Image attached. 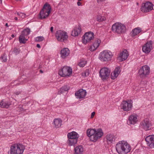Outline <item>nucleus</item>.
<instances>
[{"mask_svg": "<svg viewBox=\"0 0 154 154\" xmlns=\"http://www.w3.org/2000/svg\"><path fill=\"white\" fill-rule=\"evenodd\" d=\"M116 150L119 154H126L131 150L130 145L126 141L122 140L119 141L116 145Z\"/></svg>", "mask_w": 154, "mask_h": 154, "instance_id": "f257e3e1", "label": "nucleus"}, {"mask_svg": "<svg viewBox=\"0 0 154 154\" xmlns=\"http://www.w3.org/2000/svg\"><path fill=\"white\" fill-rule=\"evenodd\" d=\"M87 134L90 137V140L93 142H96L103 135L102 130L100 129H89L87 130Z\"/></svg>", "mask_w": 154, "mask_h": 154, "instance_id": "f03ea898", "label": "nucleus"}, {"mask_svg": "<svg viewBox=\"0 0 154 154\" xmlns=\"http://www.w3.org/2000/svg\"><path fill=\"white\" fill-rule=\"evenodd\" d=\"M51 10V8L50 5L47 3H45L40 11L39 18L40 19L47 18L50 14Z\"/></svg>", "mask_w": 154, "mask_h": 154, "instance_id": "7ed1b4c3", "label": "nucleus"}, {"mask_svg": "<svg viewBox=\"0 0 154 154\" xmlns=\"http://www.w3.org/2000/svg\"><path fill=\"white\" fill-rule=\"evenodd\" d=\"M24 149V146L21 144H14L10 147V154H22Z\"/></svg>", "mask_w": 154, "mask_h": 154, "instance_id": "20e7f679", "label": "nucleus"}, {"mask_svg": "<svg viewBox=\"0 0 154 154\" xmlns=\"http://www.w3.org/2000/svg\"><path fill=\"white\" fill-rule=\"evenodd\" d=\"M112 29L113 32L119 34L124 32L126 29L125 25L119 23H116L113 25Z\"/></svg>", "mask_w": 154, "mask_h": 154, "instance_id": "39448f33", "label": "nucleus"}, {"mask_svg": "<svg viewBox=\"0 0 154 154\" xmlns=\"http://www.w3.org/2000/svg\"><path fill=\"white\" fill-rule=\"evenodd\" d=\"M112 56V54L111 52L105 50L100 53L99 58L102 61H106L109 59Z\"/></svg>", "mask_w": 154, "mask_h": 154, "instance_id": "423d86ee", "label": "nucleus"}, {"mask_svg": "<svg viewBox=\"0 0 154 154\" xmlns=\"http://www.w3.org/2000/svg\"><path fill=\"white\" fill-rule=\"evenodd\" d=\"M55 36L57 39L60 42H63L68 38L67 32L61 30H58L56 32Z\"/></svg>", "mask_w": 154, "mask_h": 154, "instance_id": "0eeeda50", "label": "nucleus"}, {"mask_svg": "<svg viewBox=\"0 0 154 154\" xmlns=\"http://www.w3.org/2000/svg\"><path fill=\"white\" fill-rule=\"evenodd\" d=\"M72 69L68 66H64L59 71V74L62 77L69 76L72 73Z\"/></svg>", "mask_w": 154, "mask_h": 154, "instance_id": "6e6552de", "label": "nucleus"}, {"mask_svg": "<svg viewBox=\"0 0 154 154\" xmlns=\"http://www.w3.org/2000/svg\"><path fill=\"white\" fill-rule=\"evenodd\" d=\"M150 73L149 67L145 65L140 68L139 72V75L141 77H145Z\"/></svg>", "mask_w": 154, "mask_h": 154, "instance_id": "1a4fd4ad", "label": "nucleus"}, {"mask_svg": "<svg viewBox=\"0 0 154 154\" xmlns=\"http://www.w3.org/2000/svg\"><path fill=\"white\" fill-rule=\"evenodd\" d=\"M110 72V69L108 68H102L100 71V76L102 79H106L109 75Z\"/></svg>", "mask_w": 154, "mask_h": 154, "instance_id": "9d476101", "label": "nucleus"}, {"mask_svg": "<svg viewBox=\"0 0 154 154\" xmlns=\"http://www.w3.org/2000/svg\"><path fill=\"white\" fill-rule=\"evenodd\" d=\"M132 106V103L130 101H124L121 105V107L124 111H128L130 110Z\"/></svg>", "mask_w": 154, "mask_h": 154, "instance_id": "9b49d317", "label": "nucleus"}, {"mask_svg": "<svg viewBox=\"0 0 154 154\" xmlns=\"http://www.w3.org/2000/svg\"><path fill=\"white\" fill-rule=\"evenodd\" d=\"M152 43L151 41L147 42L143 46V51L145 54H148L152 49Z\"/></svg>", "mask_w": 154, "mask_h": 154, "instance_id": "f8f14e48", "label": "nucleus"}, {"mask_svg": "<svg viewBox=\"0 0 154 154\" xmlns=\"http://www.w3.org/2000/svg\"><path fill=\"white\" fill-rule=\"evenodd\" d=\"M153 5L149 2H147L142 5L141 11L143 12H148L153 9Z\"/></svg>", "mask_w": 154, "mask_h": 154, "instance_id": "ddd939ff", "label": "nucleus"}, {"mask_svg": "<svg viewBox=\"0 0 154 154\" xmlns=\"http://www.w3.org/2000/svg\"><path fill=\"white\" fill-rule=\"evenodd\" d=\"M82 39L83 43L86 44L87 42H89L94 38V34L92 32L86 33L83 36Z\"/></svg>", "mask_w": 154, "mask_h": 154, "instance_id": "4468645a", "label": "nucleus"}, {"mask_svg": "<svg viewBox=\"0 0 154 154\" xmlns=\"http://www.w3.org/2000/svg\"><path fill=\"white\" fill-rule=\"evenodd\" d=\"M138 116L136 114H133L128 118V125H134L136 124L138 121Z\"/></svg>", "mask_w": 154, "mask_h": 154, "instance_id": "2eb2a0df", "label": "nucleus"}, {"mask_svg": "<svg viewBox=\"0 0 154 154\" xmlns=\"http://www.w3.org/2000/svg\"><path fill=\"white\" fill-rule=\"evenodd\" d=\"M145 140L148 146L151 148H154V135L146 137Z\"/></svg>", "mask_w": 154, "mask_h": 154, "instance_id": "dca6fc26", "label": "nucleus"}, {"mask_svg": "<svg viewBox=\"0 0 154 154\" xmlns=\"http://www.w3.org/2000/svg\"><path fill=\"white\" fill-rule=\"evenodd\" d=\"M142 127L145 130H149L151 128V124L149 121L146 119L141 123Z\"/></svg>", "mask_w": 154, "mask_h": 154, "instance_id": "f3484780", "label": "nucleus"}, {"mask_svg": "<svg viewBox=\"0 0 154 154\" xmlns=\"http://www.w3.org/2000/svg\"><path fill=\"white\" fill-rule=\"evenodd\" d=\"M101 42V40L99 39H96L92 45L90 46L89 48V50L91 51H93L96 50L99 47Z\"/></svg>", "mask_w": 154, "mask_h": 154, "instance_id": "a211bd4d", "label": "nucleus"}, {"mask_svg": "<svg viewBox=\"0 0 154 154\" xmlns=\"http://www.w3.org/2000/svg\"><path fill=\"white\" fill-rule=\"evenodd\" d=\"M128 55V51L125 50L120 53L119 57H118V60L119 62H122L126 60Z\"/></svg>", "mask_w": 154, "mask_h": 154, "instance_id": "6ab92c4d", "label": "nucleus"}, {"mask_svg": "<svg viewBox=\"0 0 154 154\" xmlns=\"http://www.w3.org/2000/svg\"><path fill=\"white\" fill-rule=\"evenodd\" d=\"M86 92L85 90L80 89L75 94V95L78 98H84L86 96Z\"/></svg>", "mask_w": 154, "mask_h": 154, "instance_id": "aec40b11", "label": "nucleus"}, {"mask_svg": "<svg viewBox=\"0 0 154 154\" xmlns=\"http://www.w3.org/2000/svg\"><path fill=\"white\" fill-rule=\"evenodd\" d=\"M82 31L81 27L79 25L77 26L72 31V35L74 36H76L79 35Z\"/></svg>", "mask_w": 154, "mask_h": 154, "instance_id": "412c9836", "label": "nucleus"}, {"mask_svg": "<svg viewBox=\"0 0 154 154\" xmlns=\"http://www.w3.org/2000/svg\"><path fill=\"white\" fill-rule=\"evenodd\" d=\"M70 51L67 48H65L62 49L60 51L61 57L63 59L65 58L69 54Z\"/></svg>", "mask_w": 154, "mask_h": 154, "instance_id": "4be33fe9", "label": "nucleus"}, {"mask_svg": "<svg viewBox=\"0 0 154 154\" xmlns=\"http://www.w3.org/2000/svg\"><path fill=\"white\" fill-rule=\"evenodd\" d=\"M62 121L60 119H55L54 120L53 122V126L56 128H59L62 125Z\"/></svg>", "mask_w": 154, "mask_h": 154, "instance_id": "5701e85b", "label": "nucleus"}, {"mask_svg": "<svg viewBox=\"0 0 154 154\" xmlns=\"http://www.w3.org/2000/svg\"><path fill=\"white\" fill-rule=\"evenodd\" d=\"M67 137L68 139H77L79 137V135L76 132L72 131L68 134Z\"/></svg>", "mask_w": 154, "mask_h": 154, "instance_id": "b1692460", "label": "nucleus"}, {"mask_svg": "<svg viewBox=\"0 0 154 154\" xmlns=\"http://www.w3.org/2000/svg\"><path fill=\"white\" fill-rule=\"evenodd\" d=\"M74 150L75 154H82L84 149L82 146L79 145L75 148Z\"/></svg>", "mask_w": 154, "mask_h": 154, "instance_id": "393cba45", "label": "nucleus"}, {"mask_svg": "<svg viewBox=\"0 0 154 154\" xmlns=\"http://www.w3.org/2000/svg\"><path fill=\"white\" fill-rule=\"evenodd\" d=\"M141 31V28L139 27L136 28L134 29L131 32V35L132 37H134L139 33Z\"/></svg>", "mask_w": 154, "mask_h": 154, "instance_id": "a878e982", "label": "nucleus"}, {"mask_svg": "<svg viewBox=\"0 0 154 154\" xmlns=\"http://www.w3.org/2000/svg\"><path fill=\"white\" fill-rule=\"evenodd\" d=\"M107 141L108 143H112L115 140V137L112 134H108L106 136Z\"/></svg>", "mask_w": 154, "mask_h": 154, "instance_id": "bb28decb", "label": "nucleus"}, {"mask_svg": "<svg viewBox=\"0 0 154 154\" xmlns=\"http://www.w3.org/2000/svg\"><path fill=\"white\" fill-rule=\"evenodd\" d=\"M19 41L20 43H24L27 40V39L26 38V36H24V35H23L21 34L19 36Z\"/></svg>", "mask_w": 154, "mask_h": 154, "instance_id": "cd10ccee", "label": "nucleus"}, {"mask_svg": "<svg viewBox=\"0 0 154 154\" xmlns=\"http://www.w3.org/2000/svg\"><path fill=\"white\" fill-rule=\"evenodd\" d=\"M77 141V139H68L67 141V143L69 145L72 146H73L75 144Z\"/></svg>", "mask_w": 154, "mask_h": 154, "instance_id": "c85d7f7f", "label": "nucleus"}, {"mask_svg": "<svg viewBox=\"0 0 154 154\" xmlns=\"http://www.w3.org/2000/svg\"><path fill=\"white\" fill-rule=\"evenodd\" d=\"M69 87L67 86H64L62 87L58 92V93L60 94L64 91H67L69 89Z\"/></svg>", "mask_w": 154, "mask_h": 154, "instance_id": "c756f323", "label": "nucleus"}, {"mask_svg": "<svg viewBox=\"0 0 154 154\" xmlns=\"http://www.w3.org/2000/svg\"><path fill=\"white\" fill-rule=\"evenodd\" d=\"M30 30L29 28H26L24 29L21 33V34L24 35V36H27L30 33Z\"/></svg>", "mask_w": 154, "mask_h": 154, "instance_id": "7c9ffc66", "label": "nucleus"}, {"mask_svg": "<svg viewBox=\"0 0 154 154\" xmlns=\"http://www.w3.org/2000/svg\"><path fill=\"white\" fill-rule=\"evenodd\" d=\"M97 20L99 22H101L105 20V18L104 16L98 15L97 17Z\"/></svg>", "mask_w": 154, "mask_h": 154, "instance_id": "2f4dec72", "label": "nucleus"}, {"mask_svg": "<svg viewBox=\"0 0 154 154\" xmlns=\"http://www.w3.org/2000/svg\"><path fill=\"white\" fill-rule=\"evenodd\" d=\"M86 63L87 62L86 61L82 60H81L80 62L79 63L78 65L80 67H83L85 65Z\"/></svg>", "mask_w": 154, "mask_h": 154, "instance_id": "473e14b6", "label": "nucleus"}, {"mask_svg": "<svg viewBox=\"0 0 154 154\" xmlns=\"http://www.w3.org/2000/svg\"><path fill=\"white\" fill-rule=\"evenodd\" d=\"M44 39V38L43 36H38L35 38V41L37 42L42 41Z\"/></svg>", "mask_w": 154, "mask_h": 154, "instance_id": "72a5a7b5", "label": "nucleus"}, {"mask_svg": "<svg viewBox=\"0 0 154 154\" xmlns=\"http://www.w3.org/2000/svg\"><path fill=\"white\" fill-rule=\"evenodd\" d=\"M119 75L117 74L114 71L111 74V78L112 79H114L116 78Z\"/></svg>", "mask_w": 154, "mask_h": 154, "instance_id": "f704fd0d", "label": "nucleus"}, {"mask_svg": "<svg viewBox=\"0 0 154 154\" xmlns=\"http://www.w3.org/2000/svg\"><path fill=\"white\" fill-rule=\"evenodd\" d=\"M0 59L2 62H5L7 60V58L5 55H3L0 58Z\"/></svg>", "mask_w": 154, "mask_h": 154, "instance_id": "c9c22d12", "label": "nucleus"}, {"mask_svg": "<svg viewBox=\"0 0 154 154\" xmlns=\"http://www.w3.org/2000/svg\"><path fill=\"white\" fill-rule=\"evenodd\" d=\"M114 71L119 75L121 71L120 68L119 67L116 68L115 69Z\"/></svg>", "mask_w": 154, "mask_h": 154, "instance_id": "e433bc0d", "label": "nucleus"}, {"mask_svg": "<svg viewBox=\"0 0 154 154\" xmlns=\"http://www.w3.org/2000/svg\"><path fill=\"white\" fill-rule=\"evenodd\" d=\"M89 74V71L88 70H86L85 72L82 73V75L84 77L88 76Z\"/></svg>", "mask_w": 154, "mask_h": 154, "instance_id": "4c0bfd02", "label": "nucleus"}, {"mask_svg": "<svg viewBox=\"0 0 154 154\" xmlns=\"http://www.w3.org/2000/svg\"><path fill=\"white\" fill-rule=\"evenodd\" d=\"M17 14L19 16L22 18H24L26 17V15L25 14L21 12L17 13Z\"/></svg>", "mask_w": 154, "mask_h": 154, "instance_id": "58836bf2", "label": "nucleus"}, {"mask_svg": "<svg viewBox=\"0 0 154 154\" xmlns=\"http://www.w3.org/2000/svg\"><path fill=\"white\" fill-rule=\"evenodd\" d=\"M13 52L15 54L17 55L20 52V50L19 48H14Z\"/></svg>", "mask_w": 154, "mask_h": 154, "instance_id": "ea45409f", "label": "nucleus"}, {"mask_svg": "<svg viewBox=\"0 0 154 154\" xmlns=\"http://www.w3.org/2000/svg\"><path fill=\"white\" fill-rule=\"evenodd\" d=\"M3 105L2 106V108H8L9 105L10 104H9L8 103H7V102H4L3 101Z\"/></svg>", "mask_w": 154, "mask_h": 154, "instance_id": "a19ab883", "label": "nucleus"}, {"mask_svg": "<svg viewBox=\"0 0 154 154\" xmlns=\"http://www.w3.org/2000/svg\"><path fill=\"white\" fill-rule=\"evenodd\" d=\"M106 0H97V2L98 3H100L102 2L105 1Z\"/></svg>", "mask_w": 154, "mask_h": 154, "instance_id": "79ce46f5", "label": "nucleus"}, {"mask_svg": "<svg viewBox=\"0 0 154 154\" xmlns=\"http://www.w3.org/2000/svg\"><path fill=\"white\" fill-rule=\"evenodd\" d=\"M95 114V112H93L92 113L91 116V118H92Z\"/></svg>", "mask_w": 154, "mask_h": 154, "instance_id": "37998d69", "label": "nucleus"}, {"mask_svg": "<svg viewBox=\"0 0 154 154\" xmlns=\"http://www.w3.org/2000/svg\"><path fill=\"white\" fill-rule=\"evenodd\" d=\"M3 101H2L1 102H0V107L2 108L3 105Z\"/></svg>", "mask_w": 154, "mask_h": 154, "instance_id": "c03bdc74", "label": "nucleus"}, {"mask_svg": "<svg viewBox=\"0 0 154 154\" xmlns=\"http://www.w3.org/2000/svg\"><path fill=\"white\" fill-rule=\"evenodd\" d=\"M77 5L79 6H81L82 5L81 3L79 2H77Z\"/></svg>", "mask_w": 154, "mask_h": 154, "instance_id": "a18cd8bd", "label": "nucleus"}, {"mask_svg": "<svg viewBox=\"0 0 154 154\" xmlns=\"http://www.w3.org/2000/svg\"><path fill=\"white\" fill-rule=\"evenodd\" d=\"M54 28L53 26H51L50 28V30L52 32H53Z\"/></svg>", "mask_w": 154, "mask_h": 154, "instance_id": "49530a36", "label": "nucleus"}, {"mask_svg": "<svg viewBox=\"0 0 154 154\" xmlns=\"http://www.w3.org/2000/svg\"><path fill=\"white\" fill-rule=\"evenodd\" d=\"M37 47L38 48H41V46L39 44H37Z\"/></svg>", "mask_w": 154, "mask_h": 154, "instance_id": "de8ad7c7", "label": "nucleus"}, {"mask_svg": "<svg viewBox=\"0 0 154 154\" xmlns=\"http://www.w3.org/2000/svg\"><path fill=\"white\" fill-rule=\"evenodd\" d=\"M19 93H20V92H16V93L15 94H16V95H18V94H19Z\"/></svg>", "mask_w": 154, "mask_h": 154, "instance_id": "09e8293b", "label": "nucleus"}, {"mask_svg": "<svg viewBox=\"0 0 154 154\" xmlns=\"http://www.w3.org/2000/svg\"><path fill=\"white\" fill-rule=\"evenodd\" d=\"M14 19H15V20H18V18H17V17H15V18H14Z\"/></svg>", "mask_w": 154, "mask_h": 154, "instance_id": "8fccbe9b", "label": "nucleus"}, {"mask_svg": "<svg viewBox=\"0 0 154 154\" xmlns=\"http://www.w3.org/2000/svg\"><path fill=\"white\" fill-rule=\"evenodd\" d=\"M11 36V37L12 38H14L15 36L13 34Z\"/></svg>", "mask_w": 154, "mask_h": 154, "instance_id": "3c124183", "label": "nucleus"}, {"mask_svg": "<svg viewBox=\"0 0 154 154\" xmlns=\"http://www.w3.org/2000/svg\"><path fill=\"white\" fill-rule=\"evenodd\" d=\"M5 26H6L7 27H8V23H6V24H5Z\"/></svg>", "mask_w": 154, "mask_h": 154, "instance_id": "603ef678", "label": "nucleus"}, {"mask_svg": "<svg viewBox=\"0 0 154 154\" xmlns=\"http://www.w3.org/2000/svg\"><path fill=\"white\" fill-rule=\"evenodd\" d=\"M40 72L42 73L43 72V71L42 70H40Z\"/></svg>", "mask_w": 154, "mask_h": 154, "instance_id": "864d4df0", "label": "nucleus"}, {"mask_svg": "<svg viewBox=\"0 0 154 154\" xmlns=\"http://www.w3.org/2000/svg\"><path fill=\"white\" fill-rule=\"evenodd\" d=\"M2 3V0H0V3Z\"/></svg>", "mask_w": 154, "mask_h": 154, "instance_id": "5fc2aeb1", "label": "nucleus"}, {"mask_svg": "<svg viewBox=\"0 0 154 154\" xmlns=\"http://www.w3.org/2000/svg\"><path fill=\"white\" fill-rule=\"evenodd\" d=\"M78 0L79 1H82V0Z\"/></svg>", "mask_w": 154, "mask_h": 154, "instance_id": "6e6d98bb", "label": "nucleus"}]
</instances>
